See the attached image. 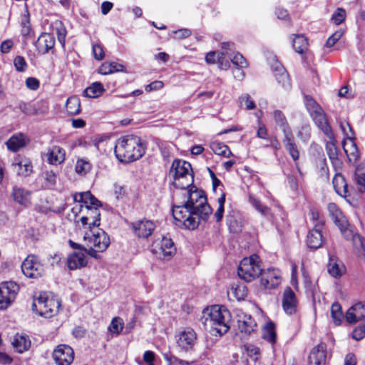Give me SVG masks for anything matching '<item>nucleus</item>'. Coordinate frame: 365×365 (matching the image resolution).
Returning a JSON list of instances; mask_svg holds the SVG:
<instances>
[{"mask_svg": "<svg viewBox=\"0 0 365 365\" xmlns=\"http://www.w3.org/2000/svg\"><path fill=\"white\" fill-rule=\"evenodd\" d=\"M114 152L119 161L128 163L140 159L145 152V147L139 137L129 135L116 141Z\"/></svg>", "mask_w": 365, "mask_h": 365, "instance_id": "nucleus-1", "label": "nucleus"}, {"mask_svg": "<svg viewBox=\"0 0 365 365\" xmlns=\"http://www.w3.org/2000/svg\"><path fill=\"white\" fill-rule=\"evenodd\" d=\"M85 252L91 257L100 259V252H103L110 245L107 233L99 227L88 229L83 236Z\"/></svg>", "mask_w": 365, "mask_h": 365, "instance_id": "nucleus-2", "label": "nucleus"}, {"mask_svg": "<svg viewBox=\"0 0 365 365\" xmlns=\"http://www.w3.org/2000/svg\"><path fill=\"white\" fill-rule=\"evenodd\" d=\"M207 312V317L205 318V324L215 330L220 335L227 333L230 327V312L220 305H213Z\"/></svg>", "mask_w": 365, "mask_h": 365, "instance_id": "nucleus-3", "label": "nucleus"}, {"mask_svg": "<svg viewBox=\"0 0 365 365\" xmlns=\"http://www.w3.org/2000/svg\"><path fill=\"white\" fill-rule=\"evenodd\" d=\"M174 185L182 190L190 187L194 181L190 163L185 160H175L170 170Z\"/></svg>", "mask_w": 365, "mask_h": 365, "instance_id": "nucleus-4", "label": "nucleus"}, {"mask_svg": "<svg viewBox=\"0 0 365 365\" xmlns=\"http://www.w3.org/2000/svg\"><path fill=\"white\" fill-rule=\"evenodd\" d=\"M192 187L185 192V200L184 201L190 209L194 210L201 217L202 220L206 222L210 214L212 209L207 202V197L202 190H193Z\"/></svg>", "mask_w": 365, "mask_h": 365, "instance_id": "nucleus-5", "label": "nucleus"}, {"mask_svg": "<svg viewBox=\"0 0 365 365\" xmlns=\"http://www.w3.org/2000/svg\"><path fill=\"white\" fill-rule=\"evenodd\" d=\"M61 307V301L51 294L40 293L32 304V309L40 316L51 318L56 315Z\"/></svg>", "mask_w": 365, "mask_h": 365, "instance_id": "nucleus-6", "label": "nucleus"}, {"mask_svg": "<svg viewBox=\"0 0 365 365\" xmlns=\"http://www.w3.org/2000/svg\"><path fill=\"white\" fill-rule=\"evenodd\" d=\"M174 219L182 223L183 227L187 230H195L197 228L202 220L196 212L190 209L187 204L183 201L181 205H174L172 210Z\"/></svg>", "mask_w": 365, "mask_h": 365, "instance_id": "nucleus-7", "label": "nucleus"}, {"mask_svg": "<svg viewBox=\"0 0 365 365\" xmlns=\"http://www.w3.org/2000/svg\"><path fill=\"white\" fill-rule=\"evenodd\" d=\"M262 269L259 264V257L256 255L249 258H244L240 263L237 270L238 276L245 282H251L258 277Z\"/></svg>", "mask_w": 365, "mask_h": 365, "instance_id": "nucleus-8", "label": "nucleus"}, {"mask_svg": "<svg viewBox=\"0 0 365 365\" xmlns=\"http://www.w3.org/2000/svg\"><path fill=\"white\" fill-rule=\"evenodd\" d=\"M349 127V132L345 131L344 125L340 124V128L345 136L342 141L343 149L349 161H356L359 157V153L354 142L355 133L349 123L346 124Z\"/></svg>", "mask_w": 365, "mask_h": 365, "instance_id": "nucleus-9", "label": "nucleus"}, {"mask_svg": "<svg viewBox=\"0 0 365 365\" xmlns=\"http://www.w3.org/2000/svg\"><path fill=\"white\" fill-rule=\"evenodd\" d=\"M21 270L28 278L38 279L44 273V267L35 255H29L22 262Z\"/></svg>", "mask_w": 365, "mask_h": 365, "instance_id": "nucleus-10", "label": "nucleus"}, {"mask_svg": "<svg viewBox=\"0 0 365 365\" xmlns=\"http://www.w3.org/2000/svg\"><path fill=\"white\" fill-rule=\"evenodd\" d=\"M19 291L14 282H4L0 284V309H6L14 301Z\"/></svg>", "mask_w": 365, "mask_h": 365, "instance_id": "nucleus-11", "label": "nucleus"}, {"mask_svg": "<svg viewBox=\"0 0 365 365\" xmlns=\"http://www.w3.org/2000/svg\"><path fill=\"white\" fill-rule=\"evenodd\" d=\"M327 208L334 222L339 228L344 237L352 235V230L350 228L346 218L338 206L335 203H329Z\"/></svg>", "mask_w": 365, "mask_h": 365, "instance_id": "nucleus-12", "label": "nucleus"}, {"mask_svg": "<svg viewBox=\"0 0 365 365\" xmlns=\"http://www.w3.org/2000/svg\"><path fill=\"white\" fill-rule=\"evenodd\" d=\"M237 329L242 336H250L257 330V322L250 314L240 312L237 315Z\"/></svg>", "mask_w": 365, "mask_h": 365, "instance_id": "nucleus-13", "label": "nucleus"}, {"mask_svg": "<svg viewBox=\"0 0 365 365\" xmlns=\"http://www.w3.org/2000/svg\"><path fill=\"white\" fill-rule=\"evenodd\" d=\"M53 358L58 365H70L74 359V351L70 346L60 344L53 350Z\"/></svg>", "mask_w": 365, "mask_h": 365, "instance_id": "nucleus-14", "label": "nucleus"}, {"mask_svg": "<svg viewBox=\"0 0 365 365\" xmlns=\"http://www.w3.org/2000/svg\"><path fill=\"white\" fill-rule=\"evenodd\" d=\"M282 306L284 312L289 315L294 314L297 311L298 300L289 287H287L282 293Z\"/></svg>", "mask_w": 365, "mask_h": 365, "instance_id": "nucleus-15", "label": "nucleus"}, {"mask_svg": "<svg viewBox=\"0 0 365 365\" xmlns=\"http://www.w3.org/2000/svg\"><path fill=\"white\" fill-rule=\"evenodd\" d=\"M84 210L86 211V215L82 216L80 219L83 226L85 228H87L86 226H88V229L98 227L100 225V211L98 206L86 205Z\"/></svg>", "mask_w": 365, "mask_h": 365, "instance_id": "nucleus-16", "label": "nucleus"}, {"mask_svg": "<svg viewBox=\"0 0 365 365\" xmlns=\"http://www.w3.org/2000/svg\"><path fill=\"white\" fill-rule=\"evenodd\" d=\"M196 339L197 335L195 331L187 328L178 334L177 343L182 350L188 351L193 349Z\"/></svg>", "mask_w": 365, "mask_h": 365, "instance_id": "nucleus-17", "label": "nucleus"}, {"mask_svg": "<svg viewBox=\"0 0 365 365\" xmlns=\"http://www.w3.org/2000/svg\"><path fill=\"white\" fill-rule=\"evenodd\" d=\"M261 284L266 289H273L277 287L280 282V272L277 269H267V270L262 271L260 274Z\"/></svg>", "mask_w": 365, "mask_h": 365, "instance_id": "nucleus-18", "label": "nucleus"}, {"mask_svg": "<svg viewBox=\"0 0 365 365\" xmlns=\"http://www.w3.org/2000/svg\"><path fill=\"white\" fill-rule=\"evenodd\" d=\"M132 228L138 237L148 238L155 230V225L152 221L143 219L133 222Z\"/></svg>", "mask_w": 365, "mask_h": 365, "instance_id": "nucleus-19", "label": "nucleus"}, {"mask_svg": "<svg viewBox=\"0 0 365 365\" xmlns=\"http://www.w3.org/2000/svg\"><path fill=\"white\" fill-rule=\"evenodd\" d=\"M12 167L18 175L21 177L29 176L33 173V165L29 158L20 155L16 156L13 163Z\"/></svg>", "mask_w": 365, "mask_h": 365, "instance_id": "nucleus-20", "label": "nucleus"}, {"mask_svg": "<svg viewBox=\"0 0 365 365\" xmlns=\"http://www.w3.org/2000/svg\"><path fill=\"white\" fill-rule=\"evenodd\" d=\"M327 359V345L320 343L314 346L309 356V365H325Z\"/></svg>", "mask_w": 365, "mask_h": 365, "instance_id": "nucleus-21", "label": "nucleus"}, {"mask_svg": "<svg viewBox=\"0 0 365 365\" xmlns=\"http://www.w3.org/2000/svg\"><path fill=\"white\" fill-rule=\"evenodd\" d=\"M322 223L317 222L315 224V227L309 231L307 236V244L309 248L316 250L322 245Z\"/></svg>", "mask_w": 365, "mask_h": 365, "instance_id": "nucleus-22", "label": "nucleus"}, {"mask_svg": "<svg viewBox=\"0 0 365 365\" xmlns=\"http://www.w3.org/2000/svg\"><path fill=\"white\" fill-rule=\"evenodd\" d=\"M364 318H365V302L356 303L347 310L346 314V320L349 324H355Z\"/></svg>", "mask_w": 365, "mask_h": 365, "instance_id": "nucleus-23", "label": "nucleus"}, {"mask_svg": "<svg viewBox=\"0 0 365 365\" xmlns=\"http://www.w3.org/2000/svg\"><path fill=\"white\" fill-rule=\"evenodd\" d=\"M30 142L29 138L22 133L13 135L6 142L7 149L11 152H17L24 148Z\"/></svg>", "mask_w": 365, "mask_h": 365, "instance_id": "nucleus-24", "label": "nucleus"}, {"mask_svg": "<svg viewBox=\"0 0 365 365\" xmlns=\"http://www.w3.org/2000/svg\"><path fill=\"white\" fill-rule=\"evenodd\" d=\"M47 162L51 165H60L66 159L65 150L58 145L49 148L46 153Z\"/></svg>", "mask_w": 365, "mask_h": 365, "instance_id": "nucleus-25", "label": "nucleus"}, {"mask_svg": "<svg viewBox=\"0 0 365 365\" xmlns=\"http://www.w3.org/2000/svg\"><path fill=\"white\" fill-rule=\"evenodd\" d=\"M312 118L317 126L329 138V139H334L333 130L328 122L327 115L324 110L313 115Z\"/></svg>", "mask_w": 365, "mask_h": 365, "instance_id": "nucleus-26", "label": "nucleus"}, {"mask_svg": "<svg viewBox=\"0 0 365 365\" xmlns=\"http://www.w3.org/2000/svg\"><path fill=\"white\" fill-rule=\"evenodd\" d=\"M11 196L16 203L24 207H28L31 204V192L24 188L14 187Z\"/></svg>", "mask_w": 365, "mask_h": 365, "instance_id": "nucleus-27", "label": "nucleus"}, {"mask_svg": "<svg viewBox=\"0 0 365 365\" xmlns=\"http://www.w3.org/2000/svg\"><path fill=\"white\" fill-rule=\"evenodd\" d=\"M282 143L286 150L289 153L294 161H297L299 157V153L294 142V137L292 133L284 135Z\"/></svg>", "mask_w": 365, "mask_h": 365, "instance_id": "nucleus-28", "label": "nucleus"}, {"mask_svg": "<svg viewBox=\"0 0 365 365\" xmlns=\"http://www.w3.org/2000/svg\"><path fill=\"white\" fill-rule=\"evenodd\" d=\"M157 243V247H158V250L156 251L160 256L163 255V257H170L175 252V247L173 242L171 239L167 237H163L161 240Z\"/></svg>", "mask_w": 365, "mask_h": 365, "instance_id": "nucleus-29", "label": "nucleus"}, {"mask_svg": "<svg viewBox=\"0 0 365 365\" xmlns=\"http://www.w3.org/2000/svg\"><path fill=\"white\" fill-rule=\"evenodd\" d=\"M88 262L83 252H73L67 259V265L70 269H76L86 266Z\"/></svg>", "mask_w": 365, "mask_h": 365, "instance_id": "nucleus-30", "label": "nucleus"}, {"mask_svg": "<svg viewBox=\"0 0 365 365\" xmlns=\"http://www.w3.org/2000/svg\"><path fill=\"white\" fill-rule=\"evenodd\" d=\"M55 44V38L53 34L49 33H43L38 38L37 47L39 51L47 53L53 48Z\"/></svg>", "mask_w": 365, "mask_h": 365, "instance_id": "nucleus-31", "label": "nucleus"}, {"mask_svg": "<svg viewBox=\"0 0 365 365\" xmlns=\"http://www.w3.org/2000/svg\"><path fill=\"white\" fill-rule=\"evenodd\" d=\"M330 141L327 142L326 144V150L327 155L333 165V166L336 168H341L342 163L338 158L339 150L335 144V138L334 139H329Z\"/></svg>", "mask_w": 365, "mask_h": 365, "instance_id": "nucleus-32", "label": "nucleus"}, {"mask_svg": "<svg viewBox=\"0 0 365 365\" xmlns=\"http://www.w3.org/2000/svg\"><path fill=\"white\" fill-rule=\"evenodd\" d=\"M73 200L76 202H79L83 205L84 207H86V205H101V202L90 192L76 194L73 197Z\"/></svg>", "mask_w": 365, "mask_h": 365, "instance_id": "nucleus-33", "label": "nucleus"}, {"mask_svg": "<svg viewBox=\"0 0 365 365\" xmlns=\"http://www.w3.org/2000/svg\"><path fill=\"white\" fill-rule=\"evenodd\" d=\"M12 345L16 351L23 353L30 348L31 341L27 336L17 334L14 336Z\"/></svg>", "mask_w": 365, "mask_h": 365, "instance_id": "nucleus-34", "label": "nucleus"}, {"mask_svg": "<svg viewBox=\"0 0 365 365\" xmlns=\"http://www.w3.org/2000/svg\"><path fill=\"white\" fill-rule=\"evenodd\" d=\"M334 190L339 195H344L347 192V184L344 177L339 173H336L332 180Z\"/></svg>", "mask_w": 365, "mask_h": 365, "instance_id": "nucleus-35", "label": "nucleus"}, {"mask_svg": "<svg viewBox=\"0 0 365 365\" xmlns=\"http://www.w3.org/2000/svg\"><path fill=\"white\" fill-rule=\"evenodd\" d=\"M119 71L125 72V67L116 62H104L98 68V72L102 75H108Z\"/></svg>", "mask_w": 365, "mask_h": 365, "instance_id": "nucleus-36", "label": "nucleus"}, {"mask_svg": "<svg viewBox=\"0 0 365 365\" xmlns=\"http://www.w3.org/2000/svg\"><path fill=\"white\" fill-rule=\"evenodd\" d=\"M66 112L68 115H76L81 112V102L76 96L69 97L66 103Z\"/></svg>", "mask_w": 365, "mask_h": 365, "instance_id": "nucleus-37", "label": "nucleus"}, {"mask_svg": "<svg viewBox=\"0 0 365 365\" xmlns=\"http://www.w3.org/2000/svg\"><path fill=\"white\" fill-rule=\"evenodd\" d=\"M262 338L271 344H274L277 340V334L274 324L269 321L262 328Z\"/></svg>", "mask_w": 365, "mask_h": 365, "instance_id": "nucleus-38", "label": "nucleus"}, {"mask_svg": "<svg viewBox=\"0 0 365 365\" xmlns=\"http://www.w3.org/2000/svg\"><path fill=\"white\" fill-rule=\"evenodd\" d=\"M273 116L276 124L279 126L284 135L292 133L291 128L289 126L286 117L281 110H274Z\"/></svg>", "mask_w": 365, "mask_h": 365, "instance_id": "nucleus-39", "label": "nucleus"}, {"mask_svg": "<svg viewBox=\"0 0 365 365\" xmlns=\"http://www.w3.org/2000/svg\"><path fill=\"white\" fill-rule=\"evenodd\" d=\"M304 102L311 117L324 110L320 105L310 96H305Z\"/></svg>", "mask_w": 365, "mask_h": 365, "instance_id": "nucleus-40", "label": "nucleus"}, {"mask_svg": "<svg viewBox=\"0 0 365 365\" xmlns=\"http://www.w3.org/2000/svg\"><path fill=\"white\" fill-rule=\"evenodd\" d=\"M346 268L342 263L331 259L328 264V272L334 278H339L345 272Z\"/></svg>", "mask_w": 365, "mask_h": 365, "instance_id": "nucleus-41", "label": "nucleus"}, {"mask_svg": "<svg viewBox=\"0 0 365 365\" xmlns=\"http://www.w3.org/2000/svg\"><path fill=\"white\" fill-rule=\"evenodd\" d=\"M347 240H352L353 245L355 247L359 255L365 257V240L361 238L358 234H354L352 232V235L350 237H344Z\"/></svg>", "mask_w": 365, "mask_h": 365, "instance_id": "nucleus-42", "label": "nucleus"}, {"mask_svg": "<svg viewBox=\"0 0 365 365\" xmlns=\"http://www.w3.org/2000/svg\"><path fill=\"white\" fill-rule=\"evenodd\" d=\"M292 46L296 52L303 53L307 49V40L303 35H295L292 41Z\"/></svg>", "mask_w": 365, "mask_h": 365, "instance_id": "nucleus-43", "label": "nucleus"}, {"mask_svg": "<svg viewBox=\"0 0 365 365\" xmlns=\"http://www.w3.org/2000/svg\"><path fill=\"white\" fill-rule=\"evenodd\" d=\"M355 181L359 192H365V170L361 166H358L355 170Z\"/></svg>", "mask_w": 365, "mask_h": 365, "instance_id": "nucleus-44", "label": "nucleus"}, {"mask_svg": "<svg viewBox=\"0 0 365 365\" xmlns=\"http://www.w3.org/2000/svg\"><path fill=\"white\" fill-rule=\"evenodd\" d=\"M104 91L103 85L99 82H95L84 90V96L88 98H96Z\"/></svg>", "mask_w": 365, "mask_h": 365, "instance_id": "nucleus-45", "label": "nucleus"}, {"mask_svg": "<svg viewBox=\"0 0 365 365\" xmlns=\"http://www.w3.org/2000/svg\"><path fill=\"white\" fill-rule=\"evenodd\" d=\"M275 77L279 83L285 88H289L291 87V82L288 73L282 66H280L277 69V72L275 73Z\"/></svg>", "mask_w": 365, "mask_h": 365, "instance_id": "nucleus-46", "label": "nucleus"}, {"mask_svg": "<svg viewBox=\"0 0 365 365\" xmlns=\"http://www.w3.org/2000/svg\"><path fill=\"white\" fill-rule=\"evenodd\" d=\"M91 167L89 160L85 158H80L77 160L75 171L78 175H85L91 170Z\"/></svg>", "mask_w": 365, "mask_h": 365, "instance_id": "nucleus-47", "label": "nucleus"}, {"mask_svg": "<svg viewBox=\"0 0 365 365\" xmlns=\"http://www.w3.org/2000/svg\"><path fill=\"white\" fill-rule=\"evenodd\" d=\"M212 150L217 155L230 157L232 155L229 147L222 143L213 142L210 145Z\"/></svg>", "mask_w": 365, "mask_h": 365, "instance_id": "nucleus-48", "label": "nucleus"}, {"mask_svg": "<svg viewBox=\"0 0 365 365\" xmlns=\"http://www.w3.org/2000/svg\"><path fill=\"white\" fill-rule=\"evenodd\" d=\"M249 202L251 205L262 215H267L270 212V210L268 207L262 205V203L256 198L254 195H250L249 196Z\"/></svg>", "mask_w": 365, "mask_h": 365, "instance_id": "nucleus-49", "label": "nucleus"}, {"mask_svg": "<svg viewBox=\"0 0 365 365\" xmlns=\"http://www.w3.org/2000/svg\"><path fill=\"white\" fill-rule=\"evenodd\" d=\"M331 314L334 324L339 325L341 322L342 312L341 305L339 303L335 302L331 305Z\"/></svg>", "mask_w": 365, "mask_h": 365, "instance_id": "nucleus-50", "label": "nucleus"}, {"mask_svg": "<svg viewBox=\"0 0 365 365\" xmlns=\"http://www.w3.org/2000/svg\"><path fill=\"white\" fill-rule=\"evenodd\" d=\"M42 178L44 180V185L46 187H51L56 182V175L53 170H46L42 173Z\"/></svg>", "mask_w": 365, "mask_h": 365, "instance_id": "nucleus-51", "label": "nucleus"}, {"mask_svg": "<svg viewBox=\"0 0 365 365\" xmlns=\"http://www.w3.org/2000/svg\"><path fill=\"white\" fill-rule=\"evenodd\" d=\"M123 328V322L119 317H115L111 321L108 329L113 334H118L121 332Z\"/></svg>", "mask_w": 365, "mask_h": 365, "instance_id": "nucleus-52", "label": "nucleus"}, {"mask_svg": "<svg viewBox=\"0 0 365 365\" xmlns=\"http://www.w3.org/2000/svg\"><path fill=\"white\" fill-rule=\"evenodd\" d=\"M239 101L241 106H245V108L247 110H253L255 108V103L254 101L252 99L251 96L247 93L242 94L239 98Z\"/></svg>", "mask_w": 365, "mask_h": 365, "instance_id": "nucleus-53", "label": "nucleus"}, {"mask_svg": "<svg viewBox=\"0 0 365 365\" xmlns=\"http://www.w3.org/2000/svg\"><path fill=\"white\" fill-rule=\"evenodd\" d=\"M344 31L341 29L336 31L331 36L328 38L325 43V46L331 48L334 46L336 42L342 37Z\"/></svg>", "mask_w": 365, "mask_h": 365, "instance_id": "nucleus-54", "label": "nucleus"}, {"mask_svg": "<svg viewBox=\"0 0 365 365\" xmlns=\"http://www.w3.org/2000/svg\"><path fill=\"white\" fill-rule=\"evenodd\" d=\"M346 18V11L341 8H338L331 16V21L336 25L341 24Z\"/></svg>", "mask_w": 365, "mask_h": 365, "instance_id": "nucleus-55", "label": "nucleus"}, {"mask_svg": "<svg viewBox=\"0 0 365 365\" xmlns=\"http://www.w3.org/2000/svg\"><path fill=\"white\" fill-rule=\"evenodd\" d=\"M217 202L219 204V207L215 213V217L217 222H220L222 218L223 212H224V204L225 202V193H222L221 195V197L218 198Z\"/></svg>", "mask_w": 365, "mask_h": 365, "instance_id": "nucleus-56", "label": "nucleus"}, {"mask_svg": "<svg viewBox=\"0 0 365 365\" xmlns=\"http://www.w3.org/2000/svg\"><path fill=\"white\" fill-rule=\"evenodd\" d=\"M365 337V323L358 326L352 332V338L359 341Z\"/></svg>", "mask_w": 365, "mask_h": 365, "instance_id": "nucleus-57", "label": "nucleus"}, {"mask_svg": "<svg viewBox=\"0 0 365 365\" xmlns=\"http://www.w3.org/2000/svg\"><path fill=\"white\" fill-rule=\"evenodd\" d=\"M92 51L93 56L96 60L100 61L104 58L105 53L103 46L101 45L98 43L93 44L92 47Z\"/></svg>", "mask_w": 365, "mask_h": 365, "instance_id": "nucleus-58", "label": "nucleus"}, {"mask_svg": "<svg viewBox=\"0 0 365 365\" xmlns=\"http://www.w3.org/2000/svg\"><path fill=\"white\" fill-rule=\"evenodd\" d=\"M245 349H246L247 354L250 357L254 356L255 360L258 359V358L260 355V351L257 346L252 345V344H248V345L245 346Z\"/></svg>", "mask_w": 365, "mask_h": 365, "instance_id": "nucleus-59", "label": "nucleus"}, {"mask_svg": "<svg viewBox=\"0 0 365 365\" xmlns=\"http://www.w3.org/2000/svg\"><path fill=\"white\" fill-rule=\"evenodd\" d=\"M225 53L220 52L217 54V63L220 69L227 70L230 67V61L225 58Z\"/></svg>", "mask_w": 365, "mask_h": 365, "instance_id": "nucleus-60", "label": "nucleus"}, {"mask_svg": "<svg viewBox=\"0 0 365 365\" xmlns=\"http://www.w3.org/2000/svg\"><path fill=\"white\" fill-rule=\"evenodd\" d=\"M231 61L233 64H235L240 68L247 67V66L245 58L243 57L242 55H241L239 53H236L233 56V58L231 59Z\"/></svg>", "mask_w": 365, "mask_h": 365, "instance_id": "nucleus-61", "label": "nucleus"}, {"mask_svg": "<svg viewBox=\"0 0 365 365\" xmlns=\"http://www.w3.org/2000/svg\"><path fill=\"white\" fill-rule=\"evenodd\" d=\"M16 108L26 115L32 112V106L30 103L19 102Z\"/></svg>", "mask_w": 365, "mask_h": 365, "instance_id": "nucleus-62", "label": "nucleus"}, {"mask_svg": "<svg viewBox=\"0 0 365 365\" xmlns=\"http://www.w3.org/2000/svg\"><path fill=\"white\" fill-rule=\"evenodd\" d=\"M14 66L17 71H24L26 68V63L21 56H16L14 61Z\"/></svg>", "mask_w": 365, "mask_h": 365, "instance_id": "nucleus-63", "label": "nucleus"}, {"mask_svg": "<svg viewBox=\"0 0 365 365\" xmlns=\"http://www.w3.org/2000/svg\"><path fill=\"white\" fill-rule=\"evenodd\" d=\"M174 35L177 39L185 38L191 35V31L187 29H181L174 31Z\"/></svg>", "mask_w": 365, "mask_h": 365, "instance_id": "nucleus-64", "label": "nucleus"}]
</instances>
